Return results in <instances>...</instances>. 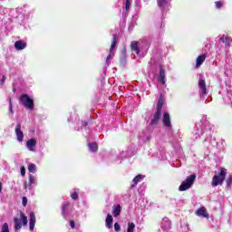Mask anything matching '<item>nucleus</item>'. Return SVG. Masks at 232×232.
Here are the masks:
<instances>
[{
  "label": "nucleus",
  "mask_w": 232,
  "mask_h": 232,
  "mask_svg": "<svg viewBox=\"0 0 232 232\" xmlns=\"http://www.w3.org/2000/svg\"><path fill=\"white\" fill-rule=\"evenodd\" d=\"M19 102L22 106L27 110H34L35 104L34 103V99L30 98V95L24 93L19 98Z\"/></svg>",
  "instance_id": "nucleus-1"
},
{
  "label": "nucleus",
  "mask_w": 232,
  "mask_h": 232,
  "mask_svg": "<svg viewBox=\"0 0 232 232\" xmlns=\"http://www.w3.org/2000/svg\"><path fill=\"white\" fill-rule=\"evenodd\" d=\"M227 173V170H226V169H221L220 172L218 175H214L212 179L213 188H217V186H222V184H224V180H226Z\"/></svg>",
  "instance_id": "nucleus-2"
},
{
  "label": "nucleus",
  "mask_w": 232,
  "mask_h": 232,
  "mask_svg": "<svg viewBox=\"0 0 232 232\" xmlns=\"http://www.w3.org/2000/svg\"><path fill=\"white\" fill-rule=\"evenodd\" d=\"M14 230L19 231L23 226H28V218L24 213L20 212V218H14Z\"/></svg>",
  "instance_id": "nucleus-3"
},
{
  "label": "nucleus",
  "mask_w": 232,
  "mask_h": 232,
  "mask_svg": "<svg viewBox=\"0 0 232 232\" xmlns=\"http://www.w3.org/2000/svg\"><path fill=\"white\" fill-rule=\"evenodd\" d=\"M197 179V175L192 174L188 177H187L186 180L182 181L180 184L179 190V191H187V189H189L193 184H195V180Z\"/></svg>",
  "instance_id": "nucleus-4"
},
{
  "label": "nucleus",
  "mask_w": 232,
  "mask_h": 232,
  "mask_svg": "<svg viewBox=\"0 0 232 232\" xmlns=\"http://www.w3.org/2000/svg\"><path fill=\"white\" fill-rule=\"evenodd\" d=\"M199 95L203 101L206 100V95H208V87L206 86V81L199 78L198 81Z\"/></svg>",
  "instance_id": "nucleus-5"
},
{
  "label": "nucleus",
  "mask_w": 232,
  "mask_h": 232,
  "mask_svg": "<svg viewBox=\"0 0 232 232\" xmlns=\"http://www.w3.org/2000/svg\"><path fill=\"white\" fill-rule=\"evenodd\" d=\"M117 41H119V38L117 37V34H113L112 35V43H111V48H110V53L106 58L107 64H108V61L113 59V55H114L113 50H115V47L117 46Z\"/></svg>",
  "instance_id": "nucleus-6"
},
{
  "label": "nucleus",
  "mask_w": 232,
  "mask_h": 232,
  "mask_svg": "<svg viewBox=\"0 0 232 232\" xmlns=\"http://www.w3.org/2000/svg\"><path fill=\"white\" fill-rule=\"evenodd\" d=\"M140 45V50L142 53H148V50H150V46H151V44L147 40H140L138 42Z\"/></svg>",
  "instance_id": "nucleus-7"
},
{
  "label": "nucleus",
  "mask_w": 232,
  "mask_h": 232,
  "mask_svg": "<svg viewBox=\"0 0 232 232\" xmlns=\"http://www.w3.org/2000/svg\"><path fill=\"white\" fill-rule=\"evenodd\" d=\"M169 1L171 0H157L158 6L160 8L162 14H164V12H168L169 8Z\"/></svg>",
  "instance_id": "nucleus-8"
},
{
  "label": "nucleus",
  "mask_w": 232,
  "mask_h": 232,
  "mask_svg": "<svg viewBox=\"0 0 232 232\" xmlns=\"http://www.w3.org/2000/svg\"><path fill=\"white\" fill-rule=\"evenodd\" d=\"M15 135L18 142H23L24 140V133L21 130V123L18 122L15 127Z\"/></svg>",
  "instance_id": "nucleus-9"
},
{
  "label": "nucleus",
  "mask_w": 232,
  "mask_h": 232,
  "mask_svg": "<svg viewBox=\"0 0 232 232\" xmlns=\"http://www.w3.org/2000/svg\"><path fill=\"white\" fill-rule=\"evenodd\" d=\"M160 119H162V112L156 111L150 120V126H157V124H159V122L160 121Z\"/></svg>",
  "instance_id": "nucleus-10"
},
{
  "label": "nucleus",
  "mask_w": 232,
  "mask_h": 232,
  "mask_svg": "<svg viewBox=\"0 0 232 232\" xmlns=\"http://www.w3.org/2000/svg\"><path fill=\"white\" fill-rule=\"evenodd\" d=\"M194 139H200V136L204 134L202 125H196L192 131Z\"/></svg>",
  "instance_id": "nucleus-11"
},
{
  "label": "nucleus",
  "mask_w": 232,
  "mask_h": 232,
  "mask_svg": "<svg viewBox=\"0 0 232 232\" xmlns=\"http://www.w3.org/2000/svg\"><path fill=\"white\" fill-rule=\"evenodd\" d=\"M37 147V140L34 138H31L26 141V148L29 151H35V148Z\"/></svg>",
  "instance_id": "nucleus-12"
},
{
  "label": "nucleus",
  "mask_w": 232,
  "mask_h": 232,
  "mask_svg": "<svg viewBox=\"0 0 232 232\" xmlns=\"http://www.w3.org/2000/svg\"><path fill=\"white\" fill-rule=\"evenodd\" d=\"M162 122L165 128H171V118L169 117V112H163Z\"/></svg>",
  "instance_id": "nucleus-13"
},
{
  "label": "nucleus",
  "mask_w": 232,
  "mask_h": 232,
  "mask_svg": "<svg viewBox=\"0 0 232 232\" xmlns=\"http://www.w3.org/2000/svg\"><path fill=\"white\" fill-rule=\"evenodd\" d=\"M70 207V202L69 201H65L63 202V204L62 205V216L63 217V218L67 219L68 217L70 216V212H68V208Z\"/></svg>",
  "instance_id": "nucleus-14"
},
{
  "label": "nucleus",
  "mask_w": 232,
  "mask_h": 232,
  "mask_svg": "<svg viewBox=\"0 0 232 232\" xmlns=\"http://www.w3.org/2000/svg\"><path fill=\"white\" fill-rule=\"evenodd\" d=\"M161 229H163V231H169L171 229V222L168 218L162 219Z\"/></svg>",
  "instance_id": "nucleus-15"
},
{
  "label": "nucleus",
  "mask_w": 232,
  "mask_h": 232,
  "mask_svg": "<svg viewBox=\"0 0 232 232\" xmlns=\"http://www.w3.org/2000/svg\"><path fill=\"white\" fill-rule=\"evenodd\" d=\"M130 50L131 52H134V53H136L137 55H139L140 53V46L139 45V42L137 41H132L130 43Z\"/></svg>",
  "instance_id": "nucleus-16"
},
{
  "label": "nucleus",
  "mask_w": 232,
  "mask_h": 232,
  "mask_svg": "<svg viewBox=\"0 0 232 232\" xmlns=\"http://www.w3.org/2000/svg\"><path fill=\"white\" fill-rule=\"evenodd\" d=\"M29 217H30L29 229L30 231H34V228L35 227V222H36L35 214L34 212H30Z\"/></svg>",
  "instance_id": "nucleus-17"
},
{
  "label": "nucleus",
  "mask_w": 232,
  "mask_h": 232,
  "mask_svg": "<svg viewBox=\"0 0 232 232\" xmlns=\"http://www.w3.org/2000/svg\"><path fill=\"white\" fill-rule=\"evenodd\" d=\"M158 81H160L161 84H166V70L162 67L160 68V74L158 76Z\"/></svg>",
  "instance_id": "nucleus-18"
},
{
  "label": "nucleus",
  "mask_w": 232,
  "mask_h": 232,
  "mask_svg": "<svg viewBox=\"0 0 232 232\" xmlns=\"http://www.w3.org/2000/svg\"><path fill=\"white\" fill-rule=\"evenodd\" d=\"M219 43H223L224 44H226V46H230L232 39L229 36L223 35L221 38H219Z\"/></svg>",
  "instance_id": "nucleus-19"
},
{
  "label": "nucleus",
  "mask_w": 232,
  "mask_h": 232,
  "mask_svg": "<svg viewBox=\"0 0 232 232\" xmlns=\"http://www.w3.org/2000/svg\"><path fill=\"white\" fill-rule=\"evenodd\" d=\"M204 61H206V54H201L198 56L196 60L197 68H199V66H202V64L204 63Z\"/></svg>",
  "instance_id": "nucleus-20"
},
{
  "label": "nucleus",
  "mask_w": 232,
  "mask_h": 232,
  "mask_svg": "<svg viewBox=\"0 0 232 232\" xmlns=\"http://www.w3.org/2000/svg\"><path fill=\"white\" fill-rule=\"evenodd\" d=\"M14 48L15 50H24V48H26V43L23 41H16L14 43Z\"/></svg>",
  "instance_id": "nucleus-21"
},
{
  "label": "nucleus",
  "mask_w": 232,
  "mask_h": 232,
  "mask_svg": "<svg viewBox=\"0 0 232 232\" xmlns=\"http://www.w3.org/2000/svg\"><path fill=\"white\" fill-rule=\"evenodd\" d=\"M163 106H164V99L162 98V96H160L159 101H158L157 111H156L162 112V107Z\"/></svg>",
  "instance_id": "nucleus-22"
},
{
  "label": "nucleus",
  "mask_w": 232,
  "mask_h": 232,
  "mask_svg": "<svg viewBox=\"0 0 232 232\" xmlns=\"http://www.w3.org/2000/svg\"><path fill=\"white\" fill-rule=\"evenodd\" d=\"M88 146H89V150L92 153H95V151L99 150V145H97V142L89 143Z\"/></svg>",
  "instance_id": "nucleus-23"
},
{
  "label": "nucleus",
  "mask_w": 232,
  "mask_h": 232,
  "mask_svg": "<svg viewBox=\"0 0 232 232\" xmlns=\"http://www.w3.org/2000/svg\"><path fill=\"white\" fill-rule=\"evenodd\" d=\"M111 224H113V217L111 214H108L106 218V227L110 229V227H111Z\"/></svg>",
  "instance_id": "nucleus-24"
},
{
  "label": "nucleus",
  "mask_w": 232,
  "mask_h": 232,
  "mask_svg": "<svg viewBox=\"0 0 232 232\" xmlns=\"http://www.w3.org/2000/svg\"><path fill=\"white\" fill-rule=\"evenodd\" d=\"M196 215L198 217H208V212L206 211V208H199L196 211Z\"/></svg>",
  "instance_id": "nucleus-25"
},
{
  "label": "nucleus",
  "mask_w": 232,
  "mask_h": 232,
  "mask_svg": "<svg viewBox=\"0 0 232 232\" xmlns=\"http://www.w3.org/2000/svg\"><path fill=\"white\" fill-rule=\"evenodd\" d=\"M142 180V175H137L133 179V184L131 185V188H135L139 184V181Z\"/></svg>",
  "instance_id": "nucleus-26"
},
{
  "label": "nucleus",
  "mask_w": 232,
  "mask_h": 232,
  "mask_svg": "<svg viewBox=\"0 0 232 232\" xmlns=\"http://www.w3.org/2000/svg\"><path fill=\"white\" fill-rule=\"evenodd\" d=\"M121 205H117L113 207L112 214L114 217H119L121 215Z\"/></svg>",
  "instance_id": "nucleus-27"
},
{
  "label": "nucleus",
  "mask_w": 232,
  "mask_h": 232,
  "mask_svg": "<svg viewBox=\"0 0 232 232\" xmlns=\"http://www.w3.org/2000/svg\"><path fill=\"white\" fill-rule=\"evenodd\" d=\"M213 131H215V125L208 124V128L207 130V135H208V137L212 138Z\"/></svg>",
  "instance_id": "nucleus-28"
},
{
  "label": "nucleus",
  "mask_w": 232,
  "mask_h": 232,
  "mask_svg": "<svg viewBox=\"0 0 232 232\" xmlns=\"http://www.w3.org/2000/svg\"><path fill=\"white\" fill-rule=\"evenodd\" d=\"M28 171L29 173H35V171H37V166H35L34 163L29 164Z\"/></svg>",
  "instance_id": "nucleus-29"
},
{
  "label": "nucleus",
  "mask_w": 232,
  "mask_h": 232,
  "mask_svg": "<svg viewBox=\"0 0 232 232\" xmlns=\"http://www.w3.org/2000/svg\"><path fill=\"white\" fill-rule=\"evenodd\" d=\"M121 64H126V51H121V56L120 58Z\"/></svg>",
  "instance_id": "nucleus-30"
},
{
  "label": "nucleus",
  "mask_w": 232,
  "mask_h": 232,
  "mask_svg": "<svg viewBox=\"0 0 232 232\" xmlns=\"http://www.w3.org/2000/svg\"><path fill=\"white\" fill-rule=\"evenodd\" d=\"M135 231V223L129 222L127 232H133Z\"/></svg>",
  "instance_id": "nucleus-31"
},
{
  "label": "nucleus",
  "mask_w": 232,
  "mask_h": 232,
  "mask_svg": "<svg viewBox=\"0 0 232 232\" xmlns=\"http://www.w3.org/2000/svg\"><path fill=\"white\" fill-rule=\"evenodd\" d=\"M9 111L12 115H14V104H12V99H9Z\"/></svg>",
  "instance_id": "nucleus-32"
},
{
  "label": "nucleus",
  "mask_w": 232,
  "mask_h": 232,
  "mask_svg": "<svg viewBox=\"0 0 232 232\" xmlns=\"http://www.w3.org/2000/svg\"><path fill=\"white\" fill-rule=\"evenodd\" d=\"M5 82H6V76H3L1 79H0V88H3V84H5Z\"/></svg>",
  "instance_id": "nucleus-33"
},
{
  "label": "nucleus",
  "mask_w": 232,
  "mask_h": 232,
  "mask_svg": "<svg viewBox=\"0 0 232 232\" xmlns=\"http://www.w3.org/2000/svg\"><path fill=\"white\" fill-rule=\"evenodd\" d=\"M32 184H35V178H34L32 175H29V185L32 186Z\"/></svg>",
  "instance_id": "nucleus-34"
},
{
  "label": "nucleus",
  "mask_w": 232,
  "mask_h": 232,
  "mask_svg": "<svg viewBox=\"0 0 232 232\" xmlns=\"http://www.w3.org/2000/svg\"><path fill=\"white\" fill-rule=\"evenodd\" d=\"M130 5H131V0H126V2H125V10H130Z\"/></svg>",
  "instance_id": "nucleus-35"
},
{
  "label": "nucleus",
  "mask_w": 232,
  "mask_h": 232,
  "mask_svg": "<svg viewBox=\"0 0 232 232\" xmlns=\"http://www.w3.org/2000/svg\"><path fill=\"white\" fill-rule=\"evenodd\" d=\"M72 200H77V198H79V194L77 193V191H74L72 195H71Z\"/></svg>",
  "instance_id": "nucleus-36"
},
{
  "label": "nucleus",
  "mask_w": 232,
  "mask_h": 232,
  "mask_svg": "<svg viewBox=\"0 0 232 232\" xmlns=\"http://www.w3.org/2000/svg\"><path fill=\"white\" fill-rule=\"evenodd\" d=\"M215 5H216V8H222V6H224V4L220 1H217L215 2Z\"/></svg>",
  "instance_id": "nucleus-37"
},
{
  "label": "nucleus",
  "mask_w": 232,
  "mask_h": 232,
  "mask_svg": "<svg viewBox=\"0 0 232 232\" xmlns=\"http://www.w3.org/2000/svg\"><path fill=\"white\" fill-rule=\"evenodd\" d=\"M232 184V177L229 176L227 179V188H229Z\"/></svg>",
  "instance_id": "nucleus-38"
},
{
  "label": "nucleus",
  "mask_w": 232,
  "mask_h": 232,
  "mask_svg": "<svg viewBox=\"0 0 232 232\" xmlns=\"http://www.w3.org/2000/svg\"><path fill=\"white\" fill-rule=\"evenodd\" d=\"M114 230L121 231V225L118 222L114 224Z\"/></svg>",
  "instance_id": "nucleus-39"
},
{
  "label": "nucleus",
  "mask_w": 232,
  "mask_h": 232,
  "mask_svg": "<svg viewBox=\"0 0 232 232\" xmlns=\"http://www.w3.org/2000/svg\"><path fill=\"white\" fill-rule=\"evenodd\" d=\"M21 175L22 177H24V175H26V169L24 167H21Z\"/></svg>",
  "instance_id": "nucleus-40"
},
{
  "label": "nucleus",
  "mask_w": 232,
  "mask_h": 232,
  "mask_svg": "<svg viewBox=\"0 0 232 232\" xmlns=\"http://www.w3.org/2000/svg\"><path fill=\"white\" fill-rule=\"evenodd\" d=\"M22 204H23V206H26V204H28V199L26 198V197L23 198Z\"/></svg>",
  "instance_id": "nucleus-41"
},
{
  "label": "nucleus",
  "mask_w": 232,
  "mask_h": 232,
  "mask_svg": "<svg viewBox=\"0 0 232 232\" xmlns=\"http://www.w3.org/2000/svg\"><path fill=\"white\" fill-rule=\"evenodd\" d=\"M70 226H71L72 229H74L75 228V221L71 220L70 221Z\"/></svg>",
  "instance_id": "nucleus-42"
},
{
  "label": "nucleus",
  "mask_w": 232,
  "mask_h": 232,
  "mask_svg": "<svg viewBox=\"0 0 232 232\" xmlns=\"http://www.w3.org/2000/svg\"><path fill=\"white\" fill-rule=\"evenodd\" d=\"M82 126H83V128H86V126H88V121H82Z\"/></svg>",
  "instance_id": "nucleus-43"
},
{
  "label": "nucleus",
  "mask_w": 232,
  "mask_h": 232,
  "mask_svg": "<svg viewBox=\"0 0 232 232\" xmlns=\"http://www.w3.org/2000/svg\"><path fill=\"white\" fill-rule=\"evenodd\" d=\"M150 139H151V136H147L145 142H148V140H150Z\"/></svg>",
  "instance_id": "nucleus-44"
},
{
  "label": "nucleus",
  "mask_w": 232,
  "mask_h": 232,
  "mask_svg": "<svg viewBox=\"0 0 232 232\" xmlns=\"http://www.w3.org/2000/svg\"><path fill=\"white\" fill-rule=\"evenodd\" d=\"M1 191H3V183L2 182H0V193H1Z\"/></svg>",
  "instance_id": "nucleus-45"
},
{
  "label": "nucleus",
  "mask_w": 232,
  "mask_h": 232,
  "mask_svg": "<svg viewBox=\"0 0 232 232\" xmlns=\"http://www.w3.org/2000/svg\"><path fill=\"white\" fill-rule=\"evenodd\" d=\"M166 26V24H164V23H162L161 24H160V28H164Z\"/></svg>",
  "instance_id": "nucleus-46"
},
{
  "label": "nucleus",
  "mask_w": 232,
  "mask_h": 232,
  "mask_svg": "<svg viewBox=\"0 0 232 232\" xmlns=\"http://www.w3.org/2000/svg\"><path fill=\"white\" fill-rule=\"evenodd\" d=\"M133 24L130 26V27H129V30H133Z\"/></svg>",
  "instance_id": "nucleus-47"
},
{
  "label": "nucleus",
  "mask_w": 232,
  "mask_h": 232,
  "mask_svg": "<svg viewBox=\"0 0 232 232\" xmlns=\"http://www.w3.org/2000/svg\"><path fill=\"white\" fill-rule=\"evenodd\" d=\"M24 189H26V183H24Z\"/></svg>",
  "instance_id": "nucleus-48"
},
{
  "label": "nucleus",
  "mask_w": 232,
  "mask_h": 232,
  "mask_svg": "<svg viewBox=\"0 0 232 232\" xmlns=\"http://www.w3.org/2000/svg\"><path fill=\"white\" fill-rule=\"evenodd\" d=\"M14 93H15V89H13Z\"/></svg>",
  "instance_id": "nucleus-49"
}]
</instances>
